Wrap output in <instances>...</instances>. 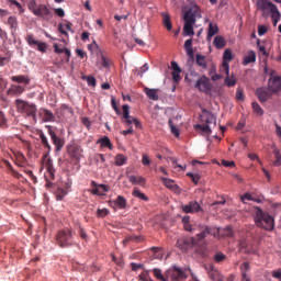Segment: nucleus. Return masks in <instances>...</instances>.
<instances>
[{
	"instance_id": "c85d7f7f",
	"label": "nucleus",
	"mask_w": 281,
	"mask_h": 281,
	"mask_svg": "<svg viewBox=\"0 0 281 281\" xmlns=\"http://www.w3.org/2000/svg\"><path fill=\"white\" fill-rule=\"evenodd\" d=\"M45 168L48 172L49 179H54L56 175V169H54V162L52 161V159L46 160Z\"/></svg>"
},
{
	"instance_id": "a878e982",
	"label": "nucleus",
	"mask_w": 281,
	"mask_h": 281,
	"mask_svg": "<svg viewBox=\"0 0 281 281\" xmlns=\"http://www.w3.org/2000/svg\"><path fill=\"white\" fill-rule=\"evenodd\" d=\"M128 181L133 186H144L146 183V178L142 176H128Z\"/></svg>"
},
{
	"instance_id": "aec40b11",
	"label": "nucleus",
	"mask_w": 281,
	"mask_h": 281,
	"mask_svg": "<svg viewBox=\"0 0 281 281\" xmlns=\"http://www.w3.org/2000/svg\"><path fill=\"white\" fill-rule=\"evenodd\" d=\"M184 23L195 24L196 23V11L189 9L183 15Z\"/></svg>"
},
{
	"instance_id": "ddd939ff",
	"label": "nucleus",
	"mask_w": 281,
	"mask_h": 281,
	"mask_svg": "<svg viewBox=\"0 0 281 281\" xmlns=\"http://www.w3.org/2000/svg\"><path fill=\"white\" fill-rule=\"evenodd\" d=\"M181 210L184 214H196L199 212H203L201 204L196 201H191L188 204L181 205Z\"/></svg>"
},
{
	"instance_id": "864d4df0",
	"label": "nucleus",
	"mask_w": 281,
	"mask_h": 281,
	"mask_svg": "<svg viewBox=\"0 0 281 281\" xmlns=\"http://www.w3.org/2000/svg\"><path fill=\"white\" fill-rule=\"evenodd\" d=\"M225 260H227V256L223 252H217L215 256H214V261L215 262H225Z\"/></svg>"
},
{
	"instance_id": "ea45409f",
	"label": "nucleus",
	"mask_w": 281,
	"mask_h": 281,
	"mask_svg": "<svg viewBox=\"0 0 281 281\" xmlns=\"http://www.w3.org/2000/svg\"><path fill=\"white\" fill-rule=\"evenodd\" d=\"M251 106H252L254 113H256L258 117H262V115H265V110H262V108L260 106V104H258V102H252Z\"/></svg>"
},
{
	"instance_id": "a19ab883",
	"label": "nucleus",
	"mask_w": 281,
	"mask_h": 281,
	"mask_svg": "<svg viewBox=\"0 0 281 281\" xmlns=\"http://www.w3.org/2000/svg\"><path fill=\"white\" fill-rule=\"evenodd\" d=\"M128 161V158L124 154H117L115 156V166H124Z\"/></svg>"
},
{
	"instance_id": "cd10ccee",
	"label": "nucleus",
	"mask_w": 281,
	"mask_h": 281,
	"mask_svg": "<svg viewBox=\"0 0 281 281\" xmlns=\"http://www.w3.org/2000/svg\"><path fill=\"white\" fill-rule=\"evenodd\" d=\"M98 144H101V148H109V150H113V144L111 143V138L108 136L99 138Z\"/></svg>"
},
{
	"instance_id": "9d476101",
	"label": "nucleus",
	"mask_w": 281,
	"mask_h": 281,
	"mask_svg": "<svg viewBox=\"0 0 281 281\" xmlns=\"http://www.w3.org/2000/svg\"><path fill=\"white\" fill-rule=\"evenodd\" d=\"M25 41H26L27 45H30V47L37 46V50L42 52V54H45V52H47V44L34 38V34H27L25 37Z\"/></svg>"
},
{
	"instance_id": "a18cd8bd",
	"label": "nucleus",
	"mask_w": 281,
	"mask_h": 281,
	"mask_svg": "<svg viewBox=\"0 0 281 281\" xmlns=\"http://www.w3.org/2000/svg\"><path fill=\"white\" fill-rule=\"evenodd\" d=\"M234 60V55H232L231 49H225L223 54V63H232Z\"/></svg>"
},
{
	"instance_id": "2eb2a0df",
	"label": "nucleus",
	"mask_w": 281,
	"mask_h": 281,
	"mask_svg": "<svg viewBox=\"0 0 281 281\" xmlns=\"http://www.w3.org/2000/svg\"><path fill=\"white\" fill-rule=\"evenodd\" d=\"M268 89L272 91L273 94L281 91V77L274 76L268 80Z\"/></svg>"
},
{
	"instance_id": "a211bd4d",
	"label": "nucleus",
	"mask_w": 281,
	"mask_h": 281,
	"mask_svg": "<svg viewBox=\"0 0 281 281\" xmlns=\"http://www.w3.org/2000/svg\"><path fill=\"white\" fill-rule=\"evenodd\" d=\"M160 181L164 183L165 187L168 188V190H171L172 192H176L177 194H179V192H181V188H179V186L177 183H175V180L170 179V178H160Z\"/></svg>"
},
{
	"instance_id": "f3484780",
	"label": "nucleus",
	"mask_w": 281,
	"mask_h": 281,
	"mask_svg": "<svg viewBox=\"0 0 281 281\" xmlns=\"http://www.w3.org/2000/svg\"><path fill=\"white\" fill-rule=\"evenodd\" d=\"M127 201L126 198L119 195L115 200L110 202V207H113V210H115L116 207L119 210H126V205H127Z\"/></svg>"
},
{
	"instance_id": "423d86ee",
	"label": "nucleus",
	"mask_w": 281,
	"mask_h": 281,
	"mask_svg": "<svg viewBox=\"0 0 281 281\" xmlns=\"http://www.w3.org/2000/svg\"><path fill=\"white\" fill-rule=\"evenodd\" d=\"M15 106L18 113H22L26 115L27 117H33V120H36V113L38 109L34 103H31L29 101H25L23 99H16L15 100Z\"/></svg>"
},
{
	"instance_id": "b1692460",
	"label": "nucleus",
	"mask_w": 281,
	"mask_h": 281,
	"mask_svg": "<svg viewBox=\"0 0 281 281\" xmlns=\"http://www.w3.org/2000/svg\"><path fill=\"white\" fill-rule=\"evenodd\" d=\"M144 92L149 100H154V102H157V100H159V89L145 88Z\"/></svg>"
},
{
	"instance_id": "39448f33",
	"label": "nucleus",
	"mask_w": 281,
	"mask_h": 281,
	"mask_svg": "<svg viewBox=\"0 0 281 281\" xmlns=\"http://www.w3.org/2000/svg\"><path fill=\"white\" fill-rule=\"evenodd\" d=\"M29 10L35 15L44 19L45 21H49L52 19V10L47 8L45 4H37L36 0H31L27 2Z\"/></svg>"
},
{
	"instance_id": "0eeeda50",
	"label": "nucleus",
	"mask_w": 281,
	"mask_h": 281,
	"mask_svg": "<svg viewBox=\"0 0 281 281\" xmlns=\"http://www.w3.org/2000/svg\"><path fill=\"white\" fill-rule=\"evenodd\" d=\"M46 128L55 146V153H60V150L65 148V138L58 137V135H56V132L53 130L52 125H47Z\"/></svg>"
},
{
	"instance_id": "37998d69",
	"label": "nucleus",
	"mask_w": 281,
	"mask_h": 281,
	"mask_svg": "<svg viewBox=\"0 0 281 281\" xmlns=\"http://www.w3.org/2000/svg\"><path fill=\"white\" fill-rule=\"evenodd\" d=\"M16 166H20V168H23L25 166V162L27 161V159L25 158V155H23L22 153L16 154Z\"/></svg>"
},
{
	"instance_id": "5701e85b",
	"label": "nucleus",
	"mask_w": 281,
	"mask_h": 281,
	"mask_svg": "<svg viewBox=\"0 0 281 281\" xmlns=\"http://www.w3.org/2000/svg\"><path fill=\"white\" fill-rule=\"evenodd\" d=\"M74 24L69 21H66L65 24L59 23L58 24V32H60V34H63L64 36H69V34L67 33L66 30H68V32H72L74 33Z\"/></svg>"
},
{
	"instance_id": "774afa93",
	"label": "nucleus",
	"mask_w": 281,
	"mask_h": 281,
	"mask_svg": "<svg viewBox=\"0 0 281 281\" xmlns=\"http://www.w3.org/2000/svg\"><path fill=\"white\" fill-rule=\"evenodd\" d=\"M240 201H241L243 203H247V201H254V198L251 196L250 193H246L245 195H243V196L240 198Z\"/></svg>"
},
{
	"instance_id": "e433bc0d",
	"label": "nucleus",
	"mask_w": 281,
	"mask_h": 281,
	"mask_svg": "<svg viewBox=\"0 0 281 281\" xmlns=\"http://www.w3.org/2000/svg\"><path fill=\"white\" fill-rule=\"evenodd\" d=\"M42 111L44 113V122H54L56 120L52 110L43 109Z\"/></svg>"
},
{
	"instance_id": "c756f323",
	"label": "nucleus",
	"mask_w": 281,
	"mask_h": 281,
	"mask_svg": "<svg viewBox=\"0 0 281 281\" xmlns=\"http://www.w3.org/2000/svg\"><path fill=\"white\" fill-rule=\"evenodd\" d=\"M240 269H241V280L251 281V279H249V277L247 276V271H249V262L245 261L244 263H241Z\"/></svg>"
},
{
	"instance_id": "69168bd1",
	"label": "nucleus",
	"mask_w": 281,
	"mask_h": 281,
	"mask_svg": "<svg viewBox=\"0 0 281 281\" xmlns=\"http://www.w3.org/2000/svg\"><path fill=\"white\" fill-rule=\"evenodd\" d=\"M86 80H87L89 87H95V83H97L95 77H93V76H88V77H86Z\"/></svg>"
},
{
	"instance_id": "8fccbe9b",
	"label": "nucleus",
	"mask_w": 281,
	"mask_h": 281,
	"mask_svg": "<svg viewBox=\"0 0 281 281\" xmlns=\"http://www.w3.org/2000/svg\"><path fill=\"white\" fill-rule=\"evenodd\" d=\"M168 125L172 135H175L176 137H179V130L177 128V126H175V123L172 122L171 119L168 121Z\"/></svg>"
},
{
	"instance_id": "412c9836",
	"label": "nucleus",
	"mask_w": 281,
	"mask_h": 281,
	"mask_svg": "<svg viewBox=\"0 0 281 281\" xmlns=\"http://www.w3.org/2000/svg\"><path fill=\"white\" fill-rule=\"evenodd\" d=\"M37 135L40 136L42 145L47 149V153L44 156L47 157L49 153H52V145L49 144V140L43 131H38Z\"/></svg>"
},
{
	"instance_id": "c03bdc74",
	"label": "nucleus",
	"mask_w": 281,
	"mask_h": 281,
	"mask_svg": "<svg viewBox=\"0 0 281 281\" xmlns=\"http://www.w3.org/2000/svg\"><path fill=\"white\" fill-rule=\"evenodd\" d=\"M153 273H154V276H155V278H156L157 280H160V281H168V277L166 276V273H165V277H164V274L161 273V269L155 268V269L153 270Z\"/></svg>"
},
{
	"instance_id": "20e7f679",
	"label": "nucleus",
	"mask_w": 281,
	"mask_h": 281,
	"mask_svg": "<svg viewBox=\"0 0 281 281\" xmlns=\"http://www.w3.org/2000/svg\"><path fill=\"white\" fill-rule=\"evenodd\" d=\"M74 236H76V232L71 227H66L58 231L56 235V243L58 247H60L61 249H68V247H74L76 245Z\"/></svg>"
},
{
	"instance_id": "6ab92c4d",
	"label": "nucleus",
	"mask_w": 281,
	"mask_h": 281,
	"mask_svg": "<svg viewBox=\"0 0 281 281\" xmlns=\"http://www.w3.org/2000/svg\"><path fill=\"white\" fill-rule=\"evenodd\" d=\"M171 68H172V79L173 82H180L181 81V67H179V64L177 61H171Z\"/></svg>"
},
{
	"instance_id": "3c124183",
	"label": "nucleus",
	"mask_w": 281,
	"mask_h": 281,
	"mask_svg": "<svg viewBox=\"0 0 281 281\" xmlns=\"http://www.w3.org/2000/svg\"><path fill=\"white\" fill-rule=\"evenodd\" d=\"M122 110L124 120H128L131 117V106H128V104H124Z\"/></svg>"
},
{
	"instance_id": "58836bf2",
	"label": "nucleus",
	"mask_w": 281,
	"mask_h": 281,
	"mask_svg": "<svg viewBox=\"0 0 281 281\" xmlns=\"http://www.w3.org/2000/svg\"><path fill=\"white\" fill-rule=\"evenodd\" d=\"M132 196H135V199H139L140 201H148V196L137 188L132 192Z\"/></svg>"
},
{
	"instance_id": "79ce46f5",
	"label": "nucleus",
	"mask_w": 281,
	"mask_h": 281,
	"mask_svg": "<svg viewBox=\"0 0 281 281\" xmlns=\"http://www.w3.org/2000/svg\"><path fill=\"white\" fill-rule=\"evenodd\" d=\"M182 223H183V227L186 229V232H191L194 229V224H190V216H184L182 218Z\"/></svg>"
},
{
	"instance_id": "6e6d98bb",
	"label": "nucleus",
	"mask_w": 281,
	"mask_h": 281,
	"mask_svg": "<svg viewBox=\"0 0 281 281\" xmlns=\"http://www.w3.org/2000/svg\"><path fill=\"white\" fill-rule=\"evenodd\" d=\"M220 71H222V74H225L226 76H229V63L223 61Z\"/></svg>"
},
{
	"instance_id": "09e8293b",
	"label": "nucleus",
	"mask_w": 281,
	"mask_h": 281,
	"mask_svg": "<svg viewBox=\"0 0 281 281\" xmlns=\"http://www.w3.org/2000/svg\"><path fill=\"white\" fill-rule=\"evenodd\" d=\"M101 65L102 67H104L105 69H109V67H111L112 61L111 59H109L106 56L101 55Z\"/></svg>"
},
{
	"instance_id": "f257e3e1",
	"label": "nucleus",
	"mask_w": 281,
	"mask_h": 281,
	"mask_svg": "<svg viewBox=\"0 0 281 281\" xmlns=\"http://www.w3.org/2000/svg\"><path fill=\"white\" fill-rule=\"evenodd\" d=\"M199 232L194 237H189L184 239L183 245L184 249H192L199 247L201 243L205 240L209 236H212L214 228L207 226L206 224H194L193 231L191 233Z\"/></svg>"
},
{
	"instance_id": "c9c22d12",
	"label": "nucleus",
	"mask_w": 281,
	"mask_h": 281,
	"mask_svg": "<svg viewBox=\"0 0 281 281\" xmlns=\"http://www.w3.org/2000/svg\"><path fill=\"white\" fill-rule=\"evenodd\" d=\"M7 23L10 26V30H12V32H16V29L19 27V21L16 20V16L14 15L9 16Z\"/></svg>"
},
{
	"instance_id": "0e129e2a",
	"label": "nucleus",
	"mask_w": 281,
	"mask_h": 281,
	"mask_svg": "<svg viewBox=\"0 0 281 281\" xmlns=\"http://www.w3.org/2000/svg\"><path fill=\"white\" fill-rule=\"evenodd\" d=\"M150 157H148L146 154H143L142 155V164L143 166H150Z\"/></svg>"
},
{
	"instance_id": "bf43d9fd",
	"label": "nucleus",
	"mask_w": 281,
	"mask_h": 281,
	"mask_svg": "<svg viewBox=\"0 0 281 281\" xmlns=\"http://www.w3.org/2000/svg\"><path fill=\"white\" fill-rule=\"evenodd\" d=\"M7 168H9V170L12 172L13 177H21V175L14 170V168L12 167V164H10V161L5 160L4 161Z\"/></svg>"
},
{
	"instance_id": "f704fd0d",
	"label": "nucleus",
	"mask_w": 281,
	"mask_h": 281,
	"mask_svg": "<svg viewBox=\"0 0 281 281\" xmlns=\"http://www.w3.org/2000/svg\"><path fill=\"white\" fill-rule=\"evenodd\" d=\"M183 35L184 36H194V24L184 23Z\"/></svg>"
},
{
	"instance_id": "de8ad7c7",
	"label": "nucleus",
	"mask_w": 281,
	"mask_h": 281,
	"mask_svg": "<svg viewBox=\"0 0 281 281\" xmlns=\"http://www.w3.org/2000/svg\"><path fill=\"white\" fill-rule=\"evenodd\" d=\"M225 85L228 86V87H236V77L234 75L231 76V77H229V75L226 76Z\"/></svg>"
},
{
	"instance_id": "393cba45",
	"label": "nucleus",
	"mask_w": 281,
	"mask_h": 281,
	"mask_svg": "<svg viewBox=\"0 0 281 281\" xmlns=\"http://www.w3.org/2000/svg\"><path fill=\"white\" fill-rule=\"evenodd\" d=\"M218 34V25L210 22L206 41H212V37L216 36Z\"/></svg>"
},
{
	"instance_id": "4c0bfd02",
	"label": "nucleus",
	"mask_w": 281,
	"mask_h": 281,
	"mask_svg": "<svg viewBox=\"0 0 281 281\" xmlns=\"http://www.w3.org/2000/svg\"><path fill=\"white\" fill-rule=\"evenodd\" d=\"M162 23L168 32L172 31V22L170 21V15H168L167 13L162 14Z\"/></svg>"
},
{
	"instance_id": "49530a36",
	"label": "nucleus",
	"mask_w": 281,
	"mask_h": 281,
	"mask_svg": "<svg viewBox=\"0 0 281 281\" xmlns=\"http://www.w3.org/2000/svg\"><path fill=\"white\" fill-rule=\"evenodd\" d=\"M76 227L78 229V234H79L80 238H82L83 240H87L88 235H87V232L85 231V228L82 227V225H80V223H77Z\"/></svg>"
},
{
	"instance_id": "4468645a",
	"label": "nucleus",
	"mask_w": 281,
	"mask_h": 281,
	"mask_svg": "<svg viewBox=\"0 0 281 281\" xmlns=\"http://www.w3.org/2000/svg\"><path fill=\"white\" fill-rule=\"evenodd\" d=\"M25 93V86L21 85H11L7 90V95L10 98H19V95H23Z\"/></svg>"
},
{
	"instance_id": "5fc2aeb1",
	"label": "nucleus",
	"mask_w": 281,
	"mask_h": 281,
	"mask_svg": "<svg viewBox=\"0 0 281 281\" xmlns=\"http://www.w3.org/2000/svg\"><path fill=\"white\" fill-rule=\"evenodd\" d=\"M65 196H67V191H65V189H58L56 191L57 201H63L65 199Z\"/></svg>"
},
{
	"instance_id": "052dcab7",
	"label": "nucleus",
	"mask_w": 281,
	"mask_h": 281,
	"mask_svg": "<svg viewBox=\"0 0 281 281\" xmlns=\"http://www.w3.org/2000/svg\"><path fill=\"white\" fill-rule=\"evenodd\" d=\"M223 236H225L226 238H232V236H234V231L232 229V227L227 226L226 228H224Z\"/></svg>"
},
{
	"instance_id": "473e14b6",
	"label": "nucleus",
	"mask_w": 281,
	"mask_h": 281,
	"mask_svg": "<svg viewBox=\"0 0 281 281\" xmlns=\"http://www.w3.org/2000/svg\"><path fill=\"white\" fill-rule=\"evenodd\" d=\"M195 64L199 65V67H202V69H207V61L205 60V56L201 54L195 55Z\"/></svg>"
},
{
	"instance_id": "bb28decb",
	"label": "nucleus",
	"mask_w": 281,
	"mask_h": 281,
	"mask_svg": "<svg viewBox=\"0 0 281 281\" xmlns=\"http://www.w3.org/2000/svg\"><path fill=\"white\" fill-rule=\"evenodd\" d=\"M213 45L216 49H223V47L227 45V42L225 41V37L217 35L214 37Z\"/></svg>"
},
{
	"instance_id": "13d9d810",
	"label": "nucleus",
	"mask_w": 281,
	"mask_h": 281,
	"mask_svg": "<svg viewBox=\"0 0 281 281\" xmlns=\"http://www.w3.org/2000/svg\"><path fill=\"white\" fill-rule=\"evenodd\" d=\"M109 213H110L109 209H98L97 216L99 218H104L105 216H109Z\"/></svg>"
},
{
	"instance_id": "7c9ffc66",
	"label": "nucleus",
	"mask_w": 281,
	"mask_h": 281,
	"mask_svg": "<svg viewBox=\"0 0 281 281\" xmlns=\"http://www.w3.org/2000/svg\"><path fill=\"white\" fill-rule=\"evenodd\" d=\"M184 49L187 52V56H190V58L194 57V48H192V38H189L184 42Z\"/></svg>"
},
{
	"instance_id": "f03ea898",
	"label": "nucleus",
	"mask_w": 281,
	"mask_h": 281,
	"mask_svg": "<svg viewBox=\"0 0 281 281\" xmlns=\"http://www.w3.org/2000/svg\"><path fill=\"white\" fill-rule=\"evenodd\" d=\"M212 126H216V116L207 110H202L200 124L194 125V130L200 131L202 135H212Z\"/></svg>"
},
{
	"instance_id": "680f3d73",
	"label": "nucleus",
	"mask_w": 281,
	"mask_h": 281,
	"mask_svg": "<svg viewBox=\"0 0 281 281\" xmlns=\"http://www.w3.org/2000/svg\"><path fill=\"white\" fill-rule=\"evenodd\" d=\"M94 161H97V164H104L106 161V158L104 157V154H95Z\"/></svg>"
},
{
	"instance_id": "dca6fc26",
	"label": "nucleus",
	"mask_w": 281,
	"mask_h": 281,
	"mask_svg": "<svg viewBox=\"0 0 281 281\" xmlns=\"http://www.w3.org/2000/svg\"><path fill=\"white\" fill-rule=\"evenodd\" d=\"M195 89H199V91L202 92L210 91L212 89V86L210 85V78L202 76L200 79H198Z\"/></svg>"
},
{
	"instance_id": "f8f14e48",
	"label": "nucleus",
	"mask_w": 281,
	"mask_h": 281,
	"mask_svg": "<svg viewBox=\"0 0 281 281\" xmlns=\"http://www.w3.org/2000/svg\"><path fill=\"white\" fill-rule=\"evenodd\" d=\"M256 95L259 102L265 103L268 100H271V98H273L274 94L269 89V87H261V88H257Z\"/></svg>"
},
{
	"instance_id": "9b49d317",
	"label": "nucleus",
	"mask_w": 281,
	"mask_h": 281,
	"mask_svg": "<svg viewBox=\"0 0 281 281\" xmlns=\"http://www.w3.org/2000/svg\"><path fill=\"white\" fill-rule=\"evenodd\" d=\"M67 153L71 159L79 161L82 158V147L78 144L67 146Z\"/></svg>"
},
{
	"instance_id": "603ef678",
	"label": "nucleus",
	"mask_w": 281,
	"mask_h": 281,
	"mask_svg": "<svg viewBox=\"0 0 281 281\" xmlns=\"http://www.w3.org/2000/svg\"><path fill=\"white\" fill-rule=\"evenodd\" d=\"M187 177H190V179L192 180V182L194 183V186L199 184V181L201 180V176L196 175V173H192V172H188Z\"/></svg>"
},
{
	"instance_id": "1a4fd4ad",
	"label": "nucleus",
	"mask_w": 281,
	"mask_h": 281,
	"mask_svg": "<svg viewBox=\"0 0 281 281\" xmlns=\"http://www.w3.org/2000/svg\"><path fill=\"white\" fill-rule=\"evenodd\" d=\"M167 280L180 281L186 280L188 277L186 276V271L178 267H172L166 271Z\"/></svg>"
},
{
	"instance_id": "4d7b16f0",
	"label": "nucleus",
	"mask_w": 281,
	"mask_h": 281,
	"mask_svg": "<svg viewBox=\"0 0 281 281\" xmlns=\"http://www.w3.org/2000/svg\"><path fill=\"white\" fill-rule=\"evenodd\" d=\"M271 14H272L271 16H272V20H273V25L277 26L278 21H280V16H281L280 11L277 8V11H272Z\"/></svg>"
},
{
	"instance_id": "72a5a7b5",
	"label": "nucleus",
	"mask_w": 281,
	"mask_h": 281,
	"mask_svg": "<svg viewBox=\"0 0 281 281\" xmlns=\"http://www.w3.org/2000/svg\"><path fill=\"white\" fill-rule=\"evenodd\" d=\"M251 63H256V53L250 50L247 56L244 57L243 65H251Z\"/></svg>"
},
{
	"instance_id": "7ed1b4c3",
	"label": "nucleus",
	"mask_w": 281,
	"mask_h": 281,
	"mask_svg": "<svg viewBox=\"0 0 281 281\" xmlns=\"http://www.w3.org/2000/svg\"><path fill=\"white\" fill-rule=\"evenodd\" d=\"M255 223L257 227L266 229V232H273L276 227V221L269 213L262 211L260 207H255Z\"/></svg>"
},
{
	"instance_id": "6e6552de",
	"label": "nucleus",
	"mask_w": 281,
	"mask_h": 281,
	"mask_svg": "<svg viewBox=\"0 0 281 281\" xmlns=\"http://www.w3.org/2000/svg\"><path fill=\"white\" fill-rule=\"evenodd\" d=\"M277 5L269 0H257V10L262 12V16H267V14H271L277 11Z\"/></svg>"
},
{
	"instance_id": "4be33fe9",
	"label": "nucleus",
	"mask_w": 281,
	"mask_h": 281,
	"mask_svg": "<svg viewBox=\"0 0 281 281\" xmlns=\"http://www.w3.org/2000/svg\"><path fill=\"white\" fill-rule=\"evenodd\" d=\"M12 82H18V85H30L32 82V79H30V76L27 75H18L11 77Z\"/></svg>"
},
{
	"instance_id": "338daca9",
	"label": "nucleus",
	"mask_w": 281,
	"mask_h": 281,
	"mask_svg": "<svg viewBox=\"0 0 281 281\" xmlns=\"http://www.w3.org/2000/svg\"><path fill=\"white\" fill-rule=\"evenodd\" d=\"M9 2H10L11 5H15V8H18V10L20 12H23V5H21L19 1H16V0H9Z\"/></svg>"
},
{
	"instance_id": "e2e57ef3",
	"label": "nucleus",
	"mask_w": 281,
	"mask_h": 281,
	"mask_svg": "<svg viewBox=\"0 0 281 281\" xmlns=\"http://www.w3.org/2000/svg\"><path fill=\"white\" fill-rule=\"evenodd\" d=\"M112 109L115 111L116 115H122L120 108H117V102H115V98L111 99Z\"/></svg>"
},
{
	"instance_id": "2f4dec72",
	"label": "nucleus",
	"mask_w": 281,
	"mask_h": 281,
	"mask_svg": "<svg viewBox=\"0 0 281 281\" xmlns=\"http://www.w3.org/2000/svg\"><path fill=\"white\" fill-rule=\"evenodd\" d=\"M53 47H54L55 54H65L68 57L67 60L71 58V50H69V48H60L58 44H54Z\"/></svg>"
}]
</instances>
